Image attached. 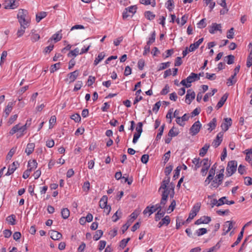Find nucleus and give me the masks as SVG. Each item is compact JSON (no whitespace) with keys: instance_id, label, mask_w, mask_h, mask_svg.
Here are the masks:
<instances>
[{"instance_id":"obj_1","label":"nucleus","mask_w":252,"mask_h":252,"mask_svg":"<svg viewBox=\"0 0 252 252\" xmlns=\"http://www.w3.org/2000/svg\"><path fill=\"white\" fill-rule=\"evenodd\" d=\"M17 18L20 25L29 26L31 19L29 17L28 12L24 9H20L17 15Z\"/></svg>"},{"instance_id":"obj_2","label":"nucleus","mask_w":252,"mask_h":252,"mask_svg":"<svg viewBox=\"0 0 252 252\" xmlns=\"http://www.w3.org/2000/svg\"><path fill=\"white\" fill-rule=\"evenodd\" d=\"M166 196L163 195V197H161L160 203L157 204L156 205H152V206H147L143 211V214L144 215L147 213L149 214V216L152 215L153 213L155 212L158 209L160 208H164L166 202H165V197Z\"/></svg>"},{"instance_id":"obj_3","label":"nucleus","mask_w":252,"mask_h":252,"mask_svg":"<svg viewBox=\"0 0 252 252\" xmlns=\"http://www.w3.org/2000/svg\"><path fill=\"white\" fill-rule=\"evenodd\" d=\"M170 177H167V178H165L162 182L161 184V186L160 188H159L158 191H160L161 189H163V190L161 194V197H163V195H164L165 196H166L165 197V202L167 203V199L168 195L170 193V189L167 188V186L168 185L169 182H170Z\"/></svg>"},{"instance_id":"obj_4","label":"nucleus","mask_w":252,"mask_h":252,"mask_svg":"<svg viewBox=\"0 0 252 252\" xmlns=\"http://www.w3.org/2000/svg\"><path fill=\"white\" fill-rule=\"evenodd\" d=\"M26 130V126H21L18 124L14 126L9 131V134L13 135L15 133L19 131L20 134L17 137H19L24 135V132Z\"/></svg>"},{"instance_id":"obj_5","label":"nucleus","mask_w":252,"mask_h":252,"mask_svg":"<svg viewBox=\"0 0 252 252\" xmlns=\"http://www.w3.org/2000/svg\"><path fill=\"white\" fill-rule=\"evenodd\" d=\"M237 162L235 160H231L228 162L226 167V175L231 176L236 171Z\"/></svg>"},{"instance_id":"obj_6","label":"nucleus","mask_w":252,"mask_h":252,"mask_svg":"<svg viewBox=\"0 0 252 252\" xmlns=\"http://www.w3.org/2000/svg\"><path fill=\"white\" fill-rule=\"evenodd\" d=\"M202 125L199 121L195 122L189 129V133L194 136L196 135L200 131Z\"/></svg>"},{"instance_id":"obj_7","label":"nucleus","mask_w":252,"mask_h":252,"mask_svg":"<svg viewBox=\"0 0 252 252\" xmlns=\"http://www.w3.org/2000/svg\"><path fill=\"white\" fill-rule=\"evenodd\" d=\"M200 208V205L199 204H196L193 206L190 212L189 213V216L187 220V221L189 222L192 220L197 215L199 212Z\"/></svg>"},{"instance_id":"obj_8","label":"nucleus","mask_w":252,"mask_h":252,"mask_svg":"<svg viewBox=\"0 0 252 252\" xmlns=\"http://www.w3.org/2000/svg\"><path fill=\"white\" fill-rule=\"evenodd\" d=\"M79 75V71L76 70L72 72H70L67 74V77L65 79L64 81L66 82H69V83L73 82L77 78Z\"/></svg>"},{"instance_id":"obj_9","label":"nucleus","mask_w":252,"mask_h":252,"mask_svg":"<svg viewBox=\"0 0 252 252\" xmlns=\"http://www.w3.org/2000/svg\"><path fill=\"white\" fill-rule=\"evenodd\" d=\"M19 164L18 161H14L11 164L9 165L8 168V171L5 174V176H9L13 174L19 166Z\"/></svg>"},{"instance_id":"obj_10","label":"nucleus","mask_w":252,"mask_h":252,"mask_svg":"<svg viewBox=\"0 0 252 252\" xmlns=\"http://www.w3.org/2000/svg\"><path fill=\"white\" fill-rule=\"evenodd\" d=\"M195 94L192 90H188L186 95V102L187 103L189 104L192 100L195 98Z\"/></svg>"},{"instance_id":"obj_11","label":"nucleus","mask_w":252,"mask_h":252,"mask_svg":"<svg viewBox=\"0 0 252 252\" xmlns=\"http://www.w3.org/2000/svg\"><path fill=\"white\" fill-rule=\"evenodd\" d=\"M226 199V197H222L218 200L216 199H213L211 200V204L212 208H213L215 206H220L224 204V200Z\"/></svg>"},{"instance_id":"obj_12","label":"nucleus","mask_w":252,"mask_h":252,"mask_svg":"<svg viewBox=\"0 0 252 252\" xmlns=\"http://www.w3.org/2000/svg\"><path fill=\"white\" fill-rule=\"evenodd\" d=\"M211 220V219L210 217L208 216H203L201 217L200 219L196 220L195 222V224L199 225L201 224H208Z\"/></svg>"},{"instance_id":"obj_13","label":"nucleus","mask_w":252,"mask_h":252,"mask_svg":"<svg viewBox=\"0 0 252 252\" xmlns=\"http://www.w3.org/2000/svg\"><path fill=\"white\" fill-rule=\"evenodd\" d=\"M224 122L221 125V127L223 130L226 131L232 125V120L231 118H226L224 119Z\"/></svg>"},{"instance_id":"obj_14","label":"nucleus","mask_w":252,"mask_h":252,"mask_svg":"<svg viewBox=\"0 0 252 252\" xmlns=\"http://www.w3.org/2000/svg\"><path fill=\"white\" fill-rule=\"evenodd\" d=\"M16 0H5V9H14L16 8L18 5L15 2Z\"/></svg>"},{"instance_id":"obj_15","label":"nucleus","mask_w":252,"mask_h":252,"mask_svg":"<svg viewBox=\"0 0 252 252\" xmlns=\"http://www.w3.org/2000/svg\"><path fill=\"white\" fill-rule=\"evenodd\" d=\"M219 31L221 32V26L220 24H218L216 23H213L212 25L209 27V32L211 34L215 33V32Z\"/></svg>"},{"instance_id":"obj_16","label":"nucleus","mask_w":252,"mask_h":252,"mask_svg":"<svg viewBox=\"0 0 252 252\" xmlns=\"http://www.w3.org/2000/svg\"><path fill=\"white\" fill-rule=\"evenodd\" d=\"M13 105L14 104L13 102H10L6 106L5 109L4 110V114L3 115V117H4L5 118H7L9 116V114L12 111L13 109Z\"/></svg>"},{"instance_id":"obj_17","label":"nucleus","mask_w":252,"mask_h":252,"mask_svg":"<svg viewBox=\"0 0 252 252\" xmlns=\"http://www.w3.org/2000/svg\"><path fill=\"white\" fill-rule=\"evenodd\" d=\"M233 227L232 222L231 221H226L223 225V231L222 235H225Z\"/></svg>"},{"instance_id":"obj_18","label":"nucleus","mask_w":252,"mask_h":252,"mask_svg":"<svg viewBox=\"0 0 252 252\" xmlns=\"http://www.w3.org/2000/svg\"><path fill=\"white\" fill-rule=\"evenodd\" d=\"M223 134L220 132L217 135L216 138L213 142V146L215 148L218 147L221 143L222 140Z\"/></svg>"},{"instance_id":"obj_19","label":"nucleus","mask_w":252,"mask_h":252,"mask_svg":"<svg viewBox=\"0 0 252 252\" xmlns=\"http://www.w3.org/2000/svg\"><path fill=\"white\" fill-rule=\"evenodd\" d=\"M203 41V38H200L196 42L191 44L189 47V51L193 52L196 49Z\"/></svg>"},{"instance_id":"obj_20","label":"nucleus","mask_w":252,"mask_h":252,"mask_svg":"<svg viewBox=\"0 0 252 252\" xmlns=\"http://www.w3.org/2000/svg\"><path fill=\"white\" fill-rule=\"evenodd\" d=\"M197 74L191 72L190 75L186 78L187 82L191 84V83L199 80L197 76Z\"/></svg>"},{"instance_id":"obj_21","label":"nucleus","mask_w":252,"mask_h":252,"mask_svg":"<svg viewBox=\"0 0 252 252\" xmlns=\"http://www.w3.org/2000/svg\"><path fill=\"white\" fill-rule=\"evenodd\" d=\"M107 200L108 198L106 195L102 197L99 201V206L101 208L104 209L109 206L107 205Z\"/></svg>"},{"instance_id":"obj_22","label":"nucleus","mask_w":252,"mask_h":252,"mask_svg":"<svg viewBox=\"0 0 252 252\" xmlns=\"http://www.w3.org/2000/svg\"><path fill=\"white\" fill-rule=\"evenodd\" d=\"M35 144L33 143H30L27 144L25 152L28 156L31 155L34 151Z\"/></svg>"},{"instance_id":"obj_23","label":"nucleus","mask_w":252,"mask_h":252,"mask_svg":"<svg viewBox=\"0 0 252 252\" xmlns=\"http://www.w3.org/2000/svg\"><path fill=\"white\" fill-rule=\"evenodd\" d=\"M51 237L54 240H58L62 238V235L58 231L52 230L51 232Z\"/></svg>"},{"instance_id":"obj_24","label":"nucleus","mask_w":252,"mask_h":252,"mask_svg":"<svg viewBox=\"0 0 252 252\" xmlns=\"http://www.w3.org/2000/svg\"><path fill=\"white\" fill-rule=\"evenodd\" d=\"M227 97L228 94L226 93L224 94L223 96L221 97L220 101L217 103L216 107H217L218 109H219L220 107H221L224 104V102L226 101Z\"/></svg>"},{"instance_id":"obj_25","label":"nucleus","mask_w":252,"mask_h":252,"mask_svg":"<svg viewBox=\"0 0 252 252\" xmlns=\"http://www.w3.org/2000/svg\"><path fill=\"white\" fill-rule=\"evenodd\" d=\"M192 162L194 164V167H193L194 170H197L202 165V160H200L199 158H193Z\"/></svg>"},{"instance_id":"obj_26","label":"nucleus","mask_w":252,"mask_h":252,"mask_svg":"<svg viewBox=\"0 0 252 252\" xmlns=\"http://www.w3.org/2000/svg\"><path fill=\"white\" fill-rule=\"evenodd\" d=\"M217 125V119L216 118H214L212 119V120L208 124L207 126H209L208 128V130L209 131H212L213 129L215 128Z\"/></svg>"},{"instance_id":"obj_27","label":"nucleus","mask_w":252,"mask_h":252,"mask_svg":"<svg viewBox=\"0 0 252 252\" xmlns=\"http://www.w3.org/2000/svg\"><path fill=\"white\" fill-rule=\"evenodd\" d=\"M162 208H160V209H158L157 210L158 212L156 214L155 218V220L157 221L160 220L161 219V218L164 216V215L165 213V211H161V209Z\"/></svg>"},{"instance_id":"obj_28","label":"nucleus","mask_w":252,"mask_h":252,"mask_svg":"<svg viewBox=\"0 0 252 252\" xmlns=\"http://www.w3.org/2000/svg\"><path fill=\"white\" fill-rule=\"evenodd\" d=\"M29 26L20 25V27L18 29L17 35L18 37L22 36L25 32V30Z\"/></svg>"},{"instance_id":"obj_29","label":"nucleus","mask_w":252,"mask_h":252,"mask_svg":"<svg viewBox=\"0 0 252 252\" xmlns=\"http://www.w3.org/2000/svg\"><path fill=\"white\" fill-rule=\"evenodd\" d=\"M47 15L46 12L42 11L38 13L36 15V21L37 23L39 22L42 19L46 17Z\"/></svg>"},{"instance_id":"obj_30","label":"nucleus","mask_w":252,"mask_h":252,"mask_svg":"<svg viewBox=\"0 0 252 252\" xmlns=\"http://www.w3.org/2000/svg\"><path fill=\"white\" fill-rule=\"evenodd\" d=\"M236 76L235 74H233L227 80L226 85L228 86H232L235 84L237 82V79L235 78Z\"/></svg>"},{"instance_id":"obj_31","label":"nucleus","mask_w":252,"mask_h":252,"mask_svg":"<svg viewBox=\"0 0 252 252\" xmlns=\"http://www.w3.org/2000/svg\"><path fill=\"white\" fill-rule=\"evenodd\" d=\"M6 220L9 224L14 225L16 224V217L14 215H11L6 218Z\"/></svg>"},{"instance_id":"obj_32","label":"nucleus","mask_w":252,"mask_h":252,"mask_svg":"<svg viewBox=\"0 0 252 252\" xmlns=\"http://www.w3.org/2000/svg\"><path fill=\"white\" fill-rule=\"evenodd\" d=\"M105 57V54L104 52H101L100 53L97 57L95 58V60L94 61V65H97L99 62H100Z\"/></svg>"},{"instance_id":"obj_33","label":"nucleus","mask_w":252,"mask_h":252,"mask_svg":"<svg viewBox=\"0 0 252 252\" xmlns=\"http://www.w3.org/2000/svg\"><path fill=\"white\" fill-rule=\"evenodd\" d=\"M37 163L35 159L30 160L28 162V169H31L32 171L33 169H35L37 167Z\"/></svg>"},{"instance_id":"obj_34","label":"nucleus","mask_w":252,"mask_h":252,"mask_svg":"<svg viewBox=\"0 0 252 252\" xmlns=\"http://www.w3.org/2000/svg\"><path fill=\"white\" fill-rule=\"evenodd\" d=\"M244 234V228L242 229L237 238L236 241L232 245L231 247H234L235 246H237L241 241Z\"/></svg>"},{"instance_id":"obj_35","label":"nucleus","mask_w":252,"mask_h":252,"mask_svg":"<svg viewBox=\"0 0 252 252\" xmlns=\"http://www.w3.org/2000/svg\"><path fill=\"white\" fill-rule=\"evenodd\" d=\"M170 64L171 63L169 62L160 63L158 66V71H160L165 69V68L169 67Z\"/></svg>"},{"instance_id":"obj_36","label":"nucleus","mask_w":252,"mask_h":252,"mask_svg":"<svg viewBox=\"0 0 252 252\" xmlns=\"http://www.w3.org/2000/svg\"><path fill=\"white\" fill-rule=\"evenodd\" d=\"M210 147V145L206 144L199 151V155L201 157H204L205 154L207 153V151Z\"/></svg>"},{"instance_id":"obj_37","label":"nucleus","mask_w":252,"mask_h":252,"mask_svg":"<svg viewBox=\"0 0 252 252\" xmlns=\"http://www.w3.org/2000/svg\"><path fill=\"white\" fill-rule=\"evenodd\" d=\"M61 214L63 219H66L69 217L70 215V211L66 208H63L61 211Z\"/></svg>"},{"instance_id":"obj_38","label":"nucleus","mask_w":252,"mask_h":252,"mask_svg":"<svg viewBox=\"0 0 252 252\" xmlns=\"http://www.w3.org/2000/svg\"><path fill=\"white\" fill-rule=\"evenodd\" d=\"M141 93V90L140 89L137 90L135 93L136 97L133 102V104H135L138 103L139 101L143 99V97L140 95V94Z\"/></svg>"},{"instance_id":"obj_39","label":"nucleus","mask_w":252,"mask_h":252,"mask_svg":"<svg viewBox=\"0 0 252 252\" xmlns=\"http://www.w3.org/2000/svg\"><path fill=\"white\" fill-rule=\"evenodd\" d=\"M156 32L154 31L151 34L150 37L149 38L148 41L147 42V44L150 45L153 43L155 41L156 39Z\"/></svg>"},{"instance_id":"obj_40","label":"nucleus","mask_w":252,"mask_h":252,"mask_svg":"<svg viewBox=\"0 0 252 252\" xmlns=\"http://www.w3.org/2000/svg\"><path fill=\"white\" fill-rule=\"evenodd\" d=\"M217 92V90L216 89H214L212 92L207 93L205 94L203 98V100L205 102H206L208 100V98L209 97L213 96L216 92Z\"/></svg>"},{"instance_id":"obj_41","label":"nucleus","mask_w":252,"mask_h":252,"mask_svg":"<svg viewBox=\"0 0 252 252\" xmlns=\"http://www.w3.org/2000/svg\"><path fill=\"white\" fill-rule=\"evenodd\" d=\"M202 164L203 168L208 169L210 168L211 165L210 161H209L208 158H204L202 160Z\"/></svg>"},{"instance_id":"obj_42","label":"nucleus","mask_w":252,"mask_h":252,"mask_svg":"<svg viewBox=\"0 0 252 252\" xmlns=\"http://www.w3.org/2000/svg\"><path fill=\"white\" fill-rule=\"evenodd\" d=\"M103 231L101 230H98L95 232V234L93 236L94 241L98 240L103 235Z\"/></svg>"},{"instance_id":"obj_43","label":"nucleus","mask_w":252,"mask_h":252,"mask_svg":"<svg viewBox=\"0 0 252 252\" xmlns=\"http://www.w3.org/2000/svg\"><path fill=\"white\" fill-rule=\"evenodd\" d=\"M166 5V8L169 10V11H171L174 8V1L173 0H168L166 3H165Z\"/></svg>"},{"instance_id":"obj_44","label":"nucleus","mask_w":252,"mask_h":252,"mask_svg":"<svg viewBox=\"0 0 252 252\" xmlns=\"http://www.w3.org/2000/svg\"><path fill=\"white\" fill-rule=\"evenodd\" d=\"M206 19L204 18L201 19L197 24V27L199 29L204 28L206 26Z\"/></svg>"},{"instance_id":"obj_45","label":"nucleus","mask_w":252,"mask_h":252,"mask_svg":"<svg viewBox=\"0 0 252 252\" xmlns=\"http://www.w3.org/2000/svg\"><path fill=\"white\" fill-rule=\"evenodd\" d=\"M31 38L32 42H35L39 39L40 36L38 33L32 32L31 34Z\"/></svg>"},{"instance_id":"obj_46","label":"nucleus","mask_w":252,"mask_h":252,"mask_svg":"<svg viewBox=\"0 0 252 252\" xmlns=\"http://www.w3.org/2000/svg\"><path fill=\"white\" fill-rule=\"evenodd\" d=\"M204 3L207 5H209V7L211 11L215 6V2L213 0H204Z\"/></svg>"},{"instance_id":"obj_47","label":"nucleus","mask_w":252,"mask_h":252,"mask_svg":"<svg viewBox=\"0 0 252 252\" xmlns=\"http://www.w3.org/2000/svg\"><path fill=\"white\" fill-rule=\"evenodd\" d=\"M179 132L177 130H175L174 127H173L169 130V131L168 133V136L170 137H175L178 134Z\"/></svg>"},{"instance_id":"obj_48","label":"nucleus","mask_w":252,"mask_h":252,"mask_svg":"<svg viewBox=\"0 0 252 252\" xmlns=\"http://www.w3.org/2000/svg\"><path fill=\"white\" fill-rule=\"evenodd\" d=\"M90 189V184L89 181L85 182L82 186V189L86 193L88 192Z\"/></svg>"},{"instance_id":"obj_49","label":"nucleus","mask_w":252,"mask_h":252,"mask_svg":"<svg viewBox=\"0 0 252 252\" xmlns=\"http://www.w3.org/2000/svg\"><path fill=\"white\" fill-rule=\"evenodd\" d=\"M145 17L149 20H153L155 17V15L150 11H146L145 14Z\"/></svg>"},{"instance_id":"obj_50","label":"nucleus","mask_w":252,"mask_h":252,"mask_svg":"<svg viewBox=\"0 0 252 252\" xmlns=\"http://www.w3.org/2000/svg\"><path fill=\"white\" fill-rule=\"evenodd\" d=\"M226 59V62L228 64H231L234 63V56L232 55H229L225 57V58Z\"/></svg>"},{"instance_id":"obj_51","label":"nucleus","mask_w":252,"mask_h":252,"mask_svg":"<svg viewBox=\"0 0 252 252\" xmlns=\"http://www.w3.org/2000/svg\"><path fill=\"white\" fill-rule=\"evenodd\" d=\"M78 54H80L79 49L78 48H76L74 50L70 51L67 55L68 57H76Z\"/></svg>"},{"instance_id":"obj_52","label":"nucleus","mask_w":252,"mask_h":252,"mask_svg":"<svg viewBox=\"0 0 252 252\" xmlns=\"http://www.w3.org/2000/svg\"><path fill=\"white\" fill-rule=\"evenodd\" d=\"M244 153L246 154V160L252 165V154L250 153L249 151H245Z\"/></svg>"},{"instance_id":"obj_53","label":"nucleus","mask_w":252,"mask_h":252,"mask_svg":"<svg viewBox=\"0 0 252 252\" xmlns=\"http://www.w3.org/2000/svg\"><path fill=\"white\" fill-rule=\"evenodd\" d=\"M60 63H58L52 65L50 68L51 73H54L55 71L59 69L60 67Z\"/></svg>"},{"instance_id":"obj_54","label":"nucleus","mask_w":252,"mask_h":252,"mask_svg":"<svg viewBox=\"0 0 252 252\" xmlns=\"http://www.w3.org/2000/svg\"><path fill=\"white\" fill-rule=\"evenodd\" d=\"M175 206H176V202L174 200H173L172 201L170 205L168 207V208H167V209L166 210L167 213H170L171 212H172L174 210Z\"/></svg>"},{"instance_id":"obj_55","label":"nucleus","mask_w":252,"mask_h":252,"mask_svg":"<svg viewBox=\"0 0 252 252\" xmlns=\"http://www.w3.org/2000/svg\"><path fill=\"white\" fill-rule=\"evenodd\" d=\"M220 248L219 243H218L215 246L208 249L206 252H215L218 250Z\"/></svg>"},{"instance_id":"obj_56","label":"nucleus","mask_w":252,"mask_h":252,"mask_svg":"<svg viewBox=\"0 0 252 252\" xmlns=\"http://www.w3.org/2000/svg\"><path fill=\"white\" fill-rule=\"evenodd\" d=\"M164 125L161 126L159 129V132L158 133V134L157 135V136H156V140H158L160 139L161 138V135H162L163 134V130H164Z\"/></svg>"},{"instance_id":"obj_57","label":"nucleus","mask_w":252,"mask_h":252,"mask_svg":"<svg viewBox=\"0 0 252 252\" xmlns=\"http://www.w3.org/2000/svg\"><path fill=\"white\" fill-rule=\"evenodd\" d=\"M126 9L129 13H130L133 15L136 12L137 7L136 5H132L126 8Z\"/></svg>"},{"instance_id":"obj_58","label":"nucleus","mask_w":252,"mask_h":252,"mask_svg":"<svg viewBox=\"0 0 252 252\" xmlns=\"http://www.w3.org/2000/svg\"><path fill=\"white\" fill-rule=\"evenodd\" d=\"M207 232L206 228H201L196 230V233L198 236L203 235L206 234Z\"/></svg>"},{"instance_id":"obj_59","label":"nucleus","mask_w":252,"mask_h":252,"mask_svg":"<svg viewBox=\"0 0 252 252\" xmlns=\"http://www.w3.org/2000/svg\"><path fill=\"white\" fill-rule=\"evenodd\" d=\"M142 126L143 124L142 122H139L137 124V127H136V132L135 133L141 135L142 132Z\"/></svg>"},{"instance_id":"obj_60","label":"nucleus","mask_w":252,"mask_h":252,"mask_svg":"<svg viewBox=\"0 0 252 252\" xmlns=\"http://www.w3.org/2000/svg\"><path fill=\"white\" fill-rule=\"evenodd\" d=\"M62 38V35L59 33H56L53 34L52 37L51 38V40H54L55 42H58L60 41Z\"/></svg>"},{"instance_id":"obj_61","label":"nucleus","mask_w":252,"mask_h":252,"mask_svg":"<svg viewBox=\"0 0 252 252\" xmlns=\"http://www.w3.org/2000/svg\"><path fill=\"white\" fill-rule=\"evenodd\" d=\"M181 167L179 166L177 167V168L175 170L174 174L173 177V178L174 180H176L177 178H178V177L180 175V172L181 171Z\"/></svg>"},{"instance_id":"obj_62","label":"nucleus","mask_w":252,"mask_h":252,"mask_svg":"<svg viewBox=\"0 0 252 252\" xmlns=\"http://www.w3.org/2000/svg\"><path fill=\"white\" fill-rule=\"evenodd\" d=\"M130 238H127V239H124L122 240L120 243V246L124 249L127 245L128 242L130 240Z\"/></svg>"},{"instance_id":"obj_63","label":"nucleus","mask_w":252,"mask_h":252,"mask_svg":"<svg viewBox=\"0 0 252 252\" xmlns=\"http://www.w3.org/2000/svg\"><path fill=\"white\" fill-rule=\"evenodd\" d=\"M161 221L162 222V224L167 226L169 224L170 222V217L168 216H166L161 220Z\"/></svg>"},{"instance_id":"obj_64","label":"nucleus","mask_w":252,"mask_h":252,"mask_svg":"<svg viewBox=\"0 0 252 252\" xmlns=\"http://www.w3.org/2000/svg\"><path fill=\"white\" fill-rule=\"evenodd\" d=\"M234 28H231L230 30H228L227 33V37L229 39H232L234 37Z\"/></svg>"}]
</instances>
